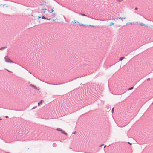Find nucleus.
<instances>
[{
	"label": "nucleus",
	"instance_id": "21",
	"mask_svg": "<svg viewBox=\"0 0 153 153\" xmlns=\"http://www.w3.org/2000/svg\"><path fill=\"white\" fill-rule=\"evenodd\" d=\"M114 111V108H113L112 110V112L113 113Z\"/></svg>",
	"mask_w": 153,
	"mask_h": 153
},
{
	"label": "nucleus",
	"instance_id": "16",
	"mask_svg": "<svg viewBox=\"0 0 153 153\" xmlns=\"http://www.w3.org/2000/svg\"><path fill=\"white\" fill-rule=\"evenodd\" d=\"M39 22L38 23H34V24H33V26L37 25H39Z\"/></svg>",
	"mask_w": 153,
	"mask_h": 153
},
{
	"label": "nucleus",
	"instance_id": "14",
	"mask_svg": "<svg viewBox=\"0 0 153 153\" xmlns=\"http://www.w3.org/2000/svg\"><path fill=\"white\" fill-rule=\"evenodd\" d=\"M114 23L113 22H111L109 25L110 26H111L112 25H114Z\"/></svg>",
	"mask_w": 153,
	"mask_h": 153
},
{
	"label": "nucleus",
	"instance_id": "5",
	"mask_svg": "<svg viewBox=\"0 0 153 153\" xmlns=\"http://www.w3.org/2000/svg\"><path fill=\"white\" fill-rule=\"evenodd\" d=\"M53 11L54 10H53V9L51 10V12L52 14L51 15V16L52 17L51 18H54L56 14L55 13H53Z\"/></svg>",
	"mask_w": 153,
	"mask_h": 153
},
{
	"label": "nucleus",
	"instance_id": "8",
	"mask_svg": "<svg viewBox=\"0 0 153 153\" xmlns=\"http://www.w3.org/2000/svg\"><path fill=\"white\" fill-rule=\"evenodd\" d=\"M30 85L31 86H32V87H34V88H35V89H37V88L36 87V86H34V85H32V84H30Z\"/></svg>",
	"mask_w": 153,
	"mask_h": 153
},
{
	"label": "nucleus",
	"instance_id": "26",
	"mask_svg": "<svg viewBox=\"0 0 153 153\" xmlns=\"http://www.w3.org/2000/svg\"><path fill=\"white\" fill-rule=\"evenodd\" d=\"M150 80V78H148V79H147V80Z\"/></svg>",
	"mask_w": 153,
	"mask_h": 153
},
{
	"label": "nucleus",
	"instance_id": "6",
	"mask_svg": "<svg viewBox=\"0 0 153 153\" xmlns=\"http://www.w3.org/2000/svg\"><path fill=\"white\" fill-rule=\"evenodd\" d=\"M7 6H6L5 4L3 5H1L0 6V7L1 9H4L5 7H7Z\"/></svg>",
	"mask_w": 153,
	"mask_h": 153
},
{
	"label": "nucleus",
	"instance_id": "31",
	"mask_svg": "<svg viewBox=\"0 0 153 153\" xmlns=\"http://www.w3.org/2000/svg\"><path fill=\"white\" fill-rule=\"evenodd\" d=\"M106 146V145H105V146L104 147V148H105V146Z\"/></svg>",
	"mask_w": 153,
	"mask_h": 153
},
{
	"label": "nucleus",
	"instance_id": "11",
	"mask_svg": "<svg viewBox=\"0 0 153 153\" xmlns=\"http://www.w3.org/2000/svg\"><path fill=\"white\" fill-rule=\"evenodd\" d=\"M58 20V19L57 18H54L52 19V20L53 21H56Z\"/></svg>",
	"mask_w": 153,
	"mask_h": 153
},
{
	"label": "nucleus",
	"instance_id": "34",
	"mask_svg": "<svg viewBox=\"0 0 153 153\" xmlns=\"http://www.w3.org/2000/svg\"><path fill=\"white\" fill-rule=\"evenodd\" d=\"M1 119L0 118V120H1Z\"/></svg>",
	"mask_w": 153,
	"mask_h": 153
},
{
	"label": "nucleus",
	"instance_id": "33",
	"mask_svg": "<svg viewBox=\"0 0 153 153\" xmlns=\"http://www.w3.org/2000/svg\"><path fill=\"white\" fill-rule=\"evenodd\" d=\"M117 19V20L118 19V18H117V19Z\"/></svg>",
	"mask_w": 153,
	"mask_h": 153
},
{
	"label": "nucleus",
	"instance_id": "9",
	"mask_svg": "<svg viewBox=\"0 0 153 153\" xmlns=\"http://www.w3.org/2000/svg\"><path fill=\"white\" fill-rule=\"evenodd\" d=\"M42 102H43L42 100H41V101H40V102H39V103H38V105L39 106L40 104H42Z\"/></svg>",
	"mask_w": 153,
	"mask_h": 153
},
{
	"label": "nucleus",
	"instance_id": "35",
	"mask_svg": "<svg viewBox=\"0 0 153 153\" xmlns=\"http://www.w3.org/2000/svg\"><path fill=\"white\" fill-rule=\"evenodd\" d=\"M152 104H153V102H152Z\"/></svg>",
	"mask_w": 153,
	"mask_h": 153
},
{
	"label": "nucleus",
	"instance_id": "2",
	"mask_svg": "<svg viewBox=\"0 0 153 153\" xmlns=\"http://www.w3.org/2000/svg\"><path fill=\"white\" fill-rule=\"evenodd\" d=\"M25 13L26 14V16L31 15L32 14V11L30 10H27L25 11Z\"/></svg>",
	"mask_w": 153,
	"mask_h": 153
},
{
	"label": "nucleus",
	"instance_id": "1",
	"mask_svg": "<svg viewBox=\"0 0 153 153\" xmlns=\"http://www.w3.org/2000/svg\"><path fill=\"white\" fill-rule=\"evenodd\" d=\"M48 13L44 16H43V15H40V14H39L37 19H39L40 18H42V19H44L48 20H50L52 17L51 16V15L52 14L51 13V11H50L48 10Z\"/></svg>",
	"mask_w": 153,
	"mask_h": 153
},
{
	"label": "nucleus",
	"instance_id": "22",
	"mask_svg": "<svg viewBox=\"0 0 153 153\" xmlns=\"http://www.w3.org/2000/svg\"><path fill=\"white\" fill-rule=\"evenodd\" d=\"M133 87H131V88H129L128 90H130L133 89Z\"/></svg>",
	"mask_w": 153,
	"mask_h": 153
},
{
	"label": "nucleus",
	"instance_id": "30",
	"mask_svg": "<svg viewBox=\"0 0 153 153\" xmlns=\"http://www.w3.org/2000/svg\"><path fill=\"white\" fill-rule=\"evenodd\" d=\"M128 143H129V144H131L130 143L128 142Z\"/></svg>",
	"mask_w": 153,
	"mask_h": 153
},
{
	"label": "nucleus",
	"instance_id": "4",
	"mask_svg": "<svg viewBox=\"0 0 153 153\" xmlns=\"http://www.w3.org/2000/svg\"><path fill=\"white\" fill-rule=\"evenodd\" d=\"M81 16H86V15H85L84 14H82V13L79 14L78 15V17L79 19V21H82V18H81Z\"/></svg>",
	"mask_w": 153,
	"mask_h": 153
},
{
	"label": "nucleus",
	"instance_id": "29",
	"mask_svg": "<svg viewBox=\"0 0 153 153\" xmlns=\"http://www.w3.org/2000/svg\"><path fill=\"white\" fill-rule=\"evenodd\" d=\"M6 117L7 118L8 117V116H6Z\"/></svg>",
	"mask_w": 153,
	"mask_h": 153
},
{
	"label": "nucleus",
	"instance_id": "15",
	"mask_svg": "<svg viewBox=\"0 0 153 153\" xmlns=\"http://www.w3.org/2000/svg\"><path fill=\"white\" fill-rule=\"evenodd\" d=\"M56 130L58 131H60L61 132V131H62V130L60 129V128H57L56 129Z\"/></svg>",
	"mask_w": 153,
	"mask_h": 153
},
{
	"label": "nucleus",
	"instance_id": "18",
	"mask_svg": "<svg viewBox=\"0 0 153 153\" xmlns=\"http://www.w3.org/2000/svg\"><path fill=\"white\" fill-rule=\"evenodd\" d=\"M119 19H120L122 20L123 19H126V18L125 17L122 18V17H120L119 18Z\"/></svg>",
	"mask_w": 153,
	"mask_h": 153
},
{
	"label": "nucleus",
	"instance_id": "7",
	"mask_svg": "<svg viewBox=\"0 0 153 153\" xmlns=\"http://www.w3.org/2000/svg\"><path fill=\"white\" fill-rule=\"evenodd\" d=\"M7 57H6L5 58V61L7 62H12V61H11L10 60V59H7Z\"/></svg>",
	"mask_w": 153,
	"mask_h": 153
},
{
	"label": "nucleus",
	"instance_id": "20",
	"mask_svg": "<svg viewBox=\"0 0 153 153\" xmlns=\"http://www.w3.org/2000/svg\"><path fill=\"white\" fill-rule=\"evenodd\" d=\"M89 25V26H90V27H94V26L93 25Z\"/></svg>",
	"mask_w": 153,
	"mask_h": 153
},
{
	"label": "nucleus",
	"instance_id": "3",
	"mask_svg": "<svg viewBox=\"0 0 153 153\" xmlns=\"http://www.w3.org/2000/svg\"><path fill=\"white\" fill-rule=\"evenodd\" d=\"M72 22L73 23H76V22L79 24V25L81 26H85V25H84L82 23H80L79 21H76L75 20H74Z\"/></svg>",
	"mask_w": 153,
	"mask_h": 153
},
{
	"label": "nucleus",
	"instance_id": "32",
	"mask_svg": "<svg viewBox=\"0 0 153 153\" xmlns=\"http://www.w3.org/2000/svg\"><path fill=\"white\" fill-rule=\"evenodd\" d=\"M135 9H136V10L137 9V8H136Z\"/></svg>",
	"mask_w": 153,
	"mask_h": 153
},
{
	"label": "nucleus",
	"instance_id": "17",
	"mask_svg": "<svg viewBox=\"0 0 153 153\" xmlns=\"http://www.w3.org/2000/svg\"><path fill=\"white\" fill-rule=\"evenodd\" d=\"M116 1L119 2H120L124 0H116Z\"/></svg>",
	"mask_w": 153,
	"mask_h": 153
},
{
	"label": "nucleus",
	"instance_id": "13",
	"mask_svg": "<svg viewBox=\"0 0 153 153\" xmlns=\"http://www.w3.org/2000/svg\"><path fill=\"white\" fill-rule=\"evenodd\" d=\"M124 57H121V58H120V59H119V60L120 61H122V60H123V59H124Z\"/></svg>",
	"mask_w": 153,
	"mask_h": 153
},
{
	"label": "nucleus",
	"instance_id": "23",
	"mask_svg": "<svg viewBox=\"0 0 153 153\" xmlns=\"http://www.w3.org/2000/svg\"><path fill=\"white\" fill-rule=\"evenodd\" d=\"M7 70V71H8L9 72H12L11 71H9V70Z\"/></svg>",
	"mask_w": 153,
	"mask_h": 153
},
{
	"label": "nucleus",
	"instance_id": "25",
	"mask_svg": "<svg viewBox=\"0 0 153 153\" xmlns=\"http://www.w3.org/2000/svg\"><path fill=\"white\" fill-rule=\"evenodd\" d=\"M35 108H36V107H34L33 108H32V109H33Z\"/></svg>",
	"mask_w": 153,
	"mask_h": 153
},
{
	"label": "nucleus",
	"instance_id": "12",
	"mask_svg": "<svg viewBox=\"0 0 153 153\" xmlns=\"http://www.w3.org/2000/svg\"><path fill=\"white\" fill-rule=\"evenodd\" d=\"M61 132L62 133H63V134H65V135H67V133H66L64 131L62 130V131H61Z\"/></svg>",
	"mask_w": 153,
	"mask_h": 153
},
{
	"label": "nucleus",
	"instance_id": "10",
	"mask_svg": "<svg viewBox=\"0 0 153 153\" xmlns=\"http://www.w3.org/2000/svg\"><path fill=\"white\" fill-rule=\"evenodd\" d=\"M42 10L43 11V12L45 13V11L47 10V9L45 8L44 9L42 8Z\"/></svg>",
	"mask_w": 153,
	"mask_h": 153
},
{
	"label": "nucleus",
	"instance_id": "24",
	"mask_svg": "<svg viewBox=\"0 0 153 153\" xmlns=\"http://www.w3.org/2000/svg\"><path fill=\"white\" fill-rule=\"evenodd\" d=\"M4 48H1V49H2V48H3V49H4Z\"/></svg>",
	"mask_w": 153,
	"mask_h": 153
},
{
	"label": "nucleus",
	"instance_id": "28",
	"mask_svg": "<svg viewBox=\"0 0 153 153\" xmlns=\"http://www.w3.org/2000/svg\"><path fill=\"white\" fill-rule=\"evenodd\" d=\"M130 23H131V24H133V23H132V22H131Z\"/></svg>",
	"mask_w": 153,
	"mask_h": 153
},
{
	"label": "nucleus",
	"instance_id": "19",
	"mask_svg": "<svg viewBox=\"0 0 153 153\" xmlns=\"http://www.w3.org/2000/svg\"><path fill=\"white\" fill-rule=\"evenodd\" d=\"M140 25H141L142 26H143V25H145V24L144 23H140Z\"/></svg>",
	"mask_w": 153,
	"mask_h": 153
},
{
	"label": "nucleus",
	"instance_id": "27",
	"mask_svg": "<svg viewBox=\"0 0 153 153\" xmlns=\"http://www.w3.org/2000/svg\"><path fill=\"white\" fill-rule=\"evenodd\" d=\"M103 144L101 145H100V146H103Z\"/></svg>",
	"mask_w": 153,
	"mask_h": 153
}]
</instances>
